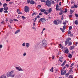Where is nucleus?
<instances>
[{
    "instance_id": "nucleus-58",
    "label": "nucleus",
    "mask_w": 78,
    "mask_h": 78,
    "mask_svg": "<svg viewBox=\"0 0 78 78\" xmlns=\"http://www.w3.org/2000/svg\"><path fill=\"white\" fill-rule=\"evenodd\" d=\"M74 64L73 63H72V64H71V66H74Z\"/></svg>"
},
{
    "instance_id": "nucleus-56",
    "label": "nucleus",
    "mask_w": 78,
    "mask_h": 78,
    "mask_svg": "<svg viewBox=\"0 0 78 78\" xmlns=\"http://www.w3.org/2000/svg\"><path fill=\"white\" fill-rule=\"evenodd\" d=\"M25 43H23V46H25Z\"/></svg>"
},
{
    "instance_id": "nucleus-52",
    "label": "nucleus",
    "mask_w": 78,
    "mask_h": 78,
    "mask_svg": "<svg viewBox=\"0 0 78 78\" xmlns=\"http://www.w3.org/2000/svg\"><path fill=\"white\" fill-rule=\"evenodd\" d=\"M38 7L39 8H41V6L40 5H38Z\"/></svg>"
},
{
    "instance_id": "nucleus-16",
    "label": "nucleus",
    "mask_w": 78,
    "mask_h": 78,
    "mask_svg": "<svg viewBox=\"0 0 78 78\" xmlns=\"http://www.w3.org/2000/svg\"><path fill=\"white\" fill-rule=\"evenodd\" d=\"M69 12H70V14H73V12H74V11H73V10H72V9H70Z\"/></svg>"
},
{
    "instance_id": "nucleus-49",
    "label": "nucleus",
    "mask_w": 78,
    "mask_h": 78,
    "mask_svg": "<svg viewBox=\"0 0 78 78\" xmlns=\"http://www.w3.org/2000/svg\"><path fill=\"white\" fill-rule=\"evenodd\" d=\"M69 17H70V18H72V15H69Z\"/></svg>"
},
{
    "instance_id": "nucleus-39",
    "label": "nucleus",
    "mask_w": 78,
    "mask_h": 78,
    "mask_svg": "<svg viewBox=\"0 0 78 78\" xmlns=\"http://www.w3.org/2000/svg\"><path fill=\"white\" fill-rule=\"evenodd\" d=\"M69 78H73L72 76L70 75L69 76Z\"/></svg>"
},
{
    "instance_id": "nucleus-9",
    "label": "nucleus",
    "mask_w": 78,
    "mask_h": 78,
    "mask_svg": "<svg viewBox=\"0 0 78 78\" xmlns=\"http://www.w3.org/2000/svg\"><path fill=\"white\" fill-rule=\"evenodd\" d=\"M59 61L61 62H62V59H63V57H61L59 58Z\"/></svg>"
},
{
    "instance_id": "nucleus-57",
    "label": "nucleus",
    "mask_w": 78,
    "mask_h": 78,
    "mask_svg": "<svg viewBox=\"0 0 78 78\" xmlns=\"http://www.w3.org/2000/svg\"><path fill=\"white\" fill-rule=\"evenodd\" d=\"M37 19V17L36 16V17L35 18V19L36 20Z\"/></svg>"
},
{
    "instance_id": "nucleus-47",
    "label": "nucleus",
    "mask_w": 78,
    "mask_h": 78,
    "mask_svg": "<svg viewBox=\"0 0 78 78\" xmlns=\"http://www.w3.org/2000/svg\"><path fill=\"white\" fill-rule=\"evenodd\" d=\"M71 34V32L70 31H69L68 33V34Z\"/></svg>"
},
{
    "instance_id": "nucleus-17",
    "label": "nucleus",
    "mask_w": 78,
    "mask_h": 78,
    "mask_svg": "<svg viewBox=\"0 0 78 78\" xmlns=\"http://www.w3.org/2000/svg\"><path fill=\"white\" fill-rule=\"evenodd\" d=\"M40 11L42 12H45V9H40Z\"/></svg>"
},
{
    "instance_id": "nucleus-40",
    "label": "nucleus",
    "mask_w": 78,
    "mask_h": 78,
    "mask_svg": "<svg viewBox=\"0 0 78 78\" xmlns=\"http://www.w3.org/2000/svg\"><path fill=\"white\" fill-rule=\"evenodd\" d=\"M36 17L38 19H40V16H39V15H38Z\"/></svg>"
},
{
    "instance_id": "nucleus-27",
    "label": "nucleus",
    "mask_w": 78,
    "mask_h": 78,
    "mask_svg": "<svg viewBox=\"0 0 78 78\" xmlns=\"http://www.w3.org/2000/svg\"><path fill=\"white\" fill-rule=\"evenodd\" d=\"M60 30L62 31V33H64V29H62L61 28H60Z\"/></svg>"
},
{
    "instance_id": "nucleus-4",
    "label": "nucleus",
    "mask_w": 78,
    "mask_h": 78,
    "mask_svg": "<svg viewBox=\"0 0 78 78\" xmlns=\"http://www.w3.org/2000/svg\"><path fill=\"white\" fill-rule=\"evenodd\" d=\"M30 10V9L29 8V7H28L27 6H26L25 7L24 9V11L26 12H29Z\"/></svg>"
},
{
    "instance_id": "nucleus-23",
    "label": "nucleus",
    "mask_w": 78,
    "mask_h": 78,
    "mask_svg": "<svg viewBox=\"0 0 78 78\" xmlns=\"http://www.w3.org/2000/svg\"><path fill=\"white\" fill-rule=\"evenodd\" d=\"M72 42L71 41H70L69 42V44H68V45L69 46H70V45H72Z\"/></svg>"
},
{
    "instance_id": "nucleus-48",
    "label": "nucleus",
    "mask_w": 78,
    "mask_h": 78,
    "mask_svg": "<svg viewBox=\"0 0 78 78\" xmlns=\"http://www.w3.org/2000/svg\"><path fill=\"white\" fill-rule=\"evenodd\" d=\"M78 44V42H76L75 44V46H77V44Z\"/></svg>"
},
{
    "instance_id": "nucleus-54",
    "label": "nucleus",
    "mask_w": 78,
    "mask_h": 78,
    "mask_svg": "<svg viewBox=\"0 0 78 78\" xmlns=\"http://www.w3.org/2000/svg\"><path fill=\"white\" fill-rule=\"evenodd\" d=\"M62 12H60L59 13V15H62Z\"/></svg>"
},
{
    "instance_id": "nucleus-41",
    "label": "nucleus",
    "mask_w": 78,
    "mask_h": 78,
    "mask_svg": "<svg viewBox=\"0 0 78 78\" xmlns=\"http://www.w3.org/2000/svg\"><path fill=\"white\" fill-rule=\"evenodd\" d=\"M27 2L28 3H30V0H27Z\"/></svg>"
},
{
    "instance_id": "nucleus-53",
    "label": "nucleus",
    "mask_w": 78,
    "mask_h": 78,
    "mask_svg": "<svg viewBox=\"0 0 78 78\" xmlns=\"http://www.w3.org/2000/svg\"><path fill=\"white\" fill-rule=\"evenodd\" d=\"M39 15H40V16H42V13L41 12H40L39 13Z\"/></svg>"
},
{
    "instance_id": "nucleus-55",
    "label": "nucleus",
    "mask_w": 78,
    "mask_h": 78,
    "mask_svg": "<svg viewBox=\"0 0 78 78\" xmlns=\"http://www.w3.org/2000/svg\"><path fill=\"white\" fill-rule=\"evenodd\" d=\"M44 14H48V13L47 12H44Z\"/></svg>"
},
{
    "instance_id": "nucleus-38",
    "label": "nucleus",
    "mask_w": 78,
    "mask_h": 78,
    "mask_svg": "<svg viewBox=\"0 0 78 78\" xmlns=\"http://www.w3.org/2000/svg\"><path fill=\"white\" fill-rule=\"evenodd\" d=\"M1 23L2 24H3L4 25H5V23L4 22V21H3L2 22H1Z\"/></svg>"
},
{
    "instance_id": "nucleus-45",
    "label": "nucleus",
    "mask_w": 78,
    "mask_h": 78,
    "mask_svg": "<svg viewBox=\"0 0 78 78\" xmlns=\"http://www.w3.org/2000/svg\"><path fill=\"white\" fill-rule=\"evenodd\" d=\"M13 20H14V21H17V22H18V20H17L16 19H14Z\"/></svg>"
},
{
    "instance_id": "nucleus-51",
    "label": "nucleus",
    "mask_w": 78,
    "mask_h": 78,
    "mask_svg": "<svg viewBox=\"0 0 78 78\" xmlns=\"http://www.w3.org/2000/svg\"><path fill=\"white\" fill-rule=\"evenodd\" d=\"M75 8V6H71V8Z\"/></svg>"
},
{
    "instance_id": "nucleus-25",
    "label": "nucleus",
    "mask_w": 78,
    "mask_h": 78,
    "mask_svg": "<svg viewBox=\"0 0 78 78\" xmlns=\"http://www.w3.org/2000/svg\"><path fill=\"white\" fill-rule=\"evenodd\" d=\"M36 14H37V13L34 12L32 14V16H34V15H35V16H36Z\"/></svg>"
},
{
    "instance_id": "nucleus-31",
    "label": "nucleus",
    "mask_w": 78,
    "mask_h": 78,
    "mask_svg": "<svg viewBox=\"0 0 78 78\" xmlns=\"http://www.w3.org/2000/svg\"><path fill=\"white\" fill-rule=\"evenodd\" d=\"M26 45L27 47V48L28 47H29V44L26 43Z\"/></svg>"
},
{
    "instance_id": "nucleus-24",
    "label": "nucleus",
    "mask_w": 78,
    "mask_h": 78,
    "mask_svg": "<svg viewBox=\"0 0 78 78\" xmlns=\"http://www.w3.org/2000/svg\"><path fill=\"white\" fill-rule=\"evenodd\" d=\"M50 72H53V67H52L51 69L50 70Z\"/></svg>"
},
{
    "instance_id": "nucleus-29",
    "label": "nucleus",
    "mask_w": 78,
    "mask_h": 78,
    "mask_svg": "<svg viewBox=\"0 0 78 78\" xmlns=\"http://www.w3.org/2000/svg\"><path fill=\"white\" fill-rule=\"evenodd\" d=\"M3 6H4V8H5V7H6V6H7V4H4L3 5Z\"/></svg>"
},
{
    "instance_id": "nucleus-32",
    "label": "nucleus",
    "mask_w": 78,
    "mask_h": 78,
    "mask_svg": "<svg viewBox=\"0 0 78 78\" xmlns=\"http://www.w3.org/2000/svg\"><path fill=\"white\" fill-rule=\"evenodd\" d=\"M72 29V26H70L69 27V30H71Z\"/></svg>"
},
{
    "instance_id": "nucleus-20",
    "label": "nucleus",
    "mask_w": 78,
    "mask_h": 78,
    "mask_svg": "<svg viewBox=\"0 0 78 78\" xmlns=\"http://www.w3.org/2000/svg\"><path fill=\"white\" fill-rule=\"evenodd\" d=\"M3 8H0V12H3Z\"/></svg>"
},
{
    "instance_id": "nucleus-26",
    "label": "nucleus",
    "mask_w": 78,
    "mask_h": 78,
    "mask_svg": "<svg viewBox=\"0 0 78 78\" xmlns=\"http://www.w3.org/2000/svg\"><path fill=\"white\" fill-rule=\"evenodd\" d=\"M68 57L69 58H71L72 57V54H69V55Z\"/></svg>"
},
{
    "instance_id": "nucleus-1",
    "label": "nucleus",
    "mask_w": 78,
    "mask_h": 78,
    "mask_svg": "<svg viewBox=\"0 0 78 78\" xmlns=\"http://www.w3.org/2000/svg\"><path fill=\"white\" fill-rule=\"evenodd\" d=\"M14 71H12L11 72H8L7 74V76L8 77H9V76H11V77H14L15 76V74L14 73Z\"/></svg>"
},
{
    "instance_id": "nucleus-59",
    "label": "nucleus",
    "mask_w": 78,
    "mask_h": 78,
    "mask_svg": "<svg viewBox=\"0 0 78 78\" xmlns=\"http://www.w3.org/2000/svg\"><path fill=\"white\" fill-rule=\"evenodd\" d=\"M23 56L26 55V53H24L23 54Z\"/></svg>"
},
{
    "instance_id": "nucleus-5",
    "label": "nucleus",
    "mask_w": 78,
    "mask_h": 78,
    "mask_svg": "<svg viewBox=\"0 0 78 78\" xmlns=\"http://www.w3.org/2000/svg\"><path fill=\"white\" fill-rule=\"evenodd\" d=\"M66 73V70L64 71V70H61V75H64Z\"/></svg>"
},
{
    "instance_id": "nucleus-2",
    "label": "nucleus",
    "mask_w": 78,
    "mask_h": 78,
    "mask_svg": "<svg viewBox=\"0 0 78 78\" xmlns=\"http://www.w3.org/2000/svg\"><path fill=\"white\" fill-rule=\"evenodd\" d=\"M45 22H46V20L44 18H42L39 20L38 22L39 23L41 22V23H44Z\"/></svg>"
},
{
    "instance_id": "nucleus-37",
    "label": "nucleus",
    "mask_w": 78,
    "mask_h": 78,
    "mask_svg": "<svg viewBox=\"0 0 78 78\" xmlns=\"http://www.w3.org/2000/svg\"><path fill=\"white\" fill-rule=\"evenodd\" d=\"M65 12H67V9H65Z\"/></svg>"
},
{
    "instance_id": "nucleus-60",
    "label": "nucleus",
    "mask_w": 78,
    "mask_h": 78,
    "mask_svg": "<svg viewBox=\"0 0 78 78\" xmlns=\"http://www.w3.org/2000/svg\"><path fill=\"white\" fill-rule=\"evenodd\" d=\"M12 2H10L9 3V4H10V5H12Z\"/></svg>"
},
{
    "instance_id": "nucleus-35",
    "label": "nucleus",
    "mask_w": 78,
    "mask_h": 78,
    "mask_svg": "<svg viewBox=\"0 0 78 78\" xmlns=\"http://www.w3.org/2000/svg\"><path fill=\"white\" fill-rule=\"evenodd\" d=\"M66 40H67L68 41H70V40H71V38L69 37L67 39H66Z\"/></svg>"
},
{
    "instance_id": "nucleus-12",
    "label": "nucleus",
    "mask_w": 78,
    "mask_h": 78,
    "mask_svg": "<svg viewBox=\"0 0 78 78\" xmlns=\"http://www.w3.org/2000/svg\"><path fill=\"white\" fill-rule=\"evenodd\" d=\"M67 62V61L66 60H65L64 61V62H63V63L61 65V66H64L65 64H66V63Z\"/></svg>"
},
{
    "instance_id": "nucleus-61",
    "label": "nucleus",
    "mask_w": 78,
    "mask_h": 78,
    "mask_svg": "<svg viewBox=\"0 0 78 78\" xmlns=\"http://www.w3.org/2000/svg\"><path fill=\"white\" fill-rule=\"evenodd\" d=\"M0 48H2V45H0Z\"/></svg>"
},
{
    "instance_id": "nucleus-13",
    "label": "nucleus",
    "mask_w": 78,
    "mask_h": 78,
    "mask_svg": "<svg viewBox=\"0 0 78 78\" xmlns=\"http://www.w3.org/2000/svg\"><path fill=\"white\" fill-rule=\"evenodd\" d=\"M59 5H58L57 4L56 5V10H59Z\"/></svg>"
},
{
    "instance_id": "nucleus-62",
    "label": "nucleus",
    "mask_w": 78,
    "mask_h": 78,
    "mask_svg": "<svg viewBox=\"0 0 78 78\" xmlns=\"http://www.w3.org/2000/svg\"><path fill=\"white\" fill-rule=\"evenodd\" d=\"M55 57V56H53L52 57V59H54V58Z\"/></svg>"
},
{
    "instance_id": "nucleus-36",
    "label": "nucleus",
    "mask_w": 78,
    "mask_h": 78,
    "mask_svg": "<svg viewBox=\"0 0 78 78\" xmlns=\"http://www.w3.org/2000/svg\"><path fill=\"white\" fill-rule=\"evenodd\" d=\"M41 2H44V3H45V0H41Z\"/></svg>"
},
{
    "instance_id": "nucleus-28",
    "label": "nucleus",
    "mask_w": 78,
    "mask_h": 78,
    "mask_svg": "<svg viewBox=\"0 0 78 78\" xmlns=\"http://www.w3.org/2000/svg\"><path fill=\"white\" fill-rule=\"evenodd\" d=\"M69 42V41H68L67 40L65 41L66 45H67V44Z\"/></svg>"
},
{
    "instance_id": "nucleus-18",
    "label": "nucleus",
    "mask_w": 78,
    "mask_h": 78,
    "mask_svg": "<svg viewBox=\"0 0 78 78\" xmlns=\"http://www.w3.org/2000/svg\"><path fill=\"white\" fill-rule=\"evenodd\" d=\"M6 76L5 75H2L0 77V78H6Z\"/></svg>"
},
{
    "instance_id": "nucleus-44",
    "label": "nucleus",
    "mask_w": 78,
    "mask_h": 78,
    "mask_svg": "<svg viewBox=\"0 0 78 78\" xmlns=\"http://www.w3.org/2000/svg\"><path fill=\"white\" fill-rule=\"evenodd\" d=\"M66 25H65L63 26V28L64 30H66Z\"/></svg>"
},
{
    "instance_id": "nucleus-64",
    "label": "nucleus",
    "mask_w": 78,
    "mask_h": 78,
    "mask_svg": "<svg viewBox=\"0 0 78 78\" xmlns=\"http://www.w3.org/2000/svg\"><path fill=\"white\" fill-rule=\"evenodd\" d=\"M6 2H10V0H6Z\"/></svg>"
},
{
    "instance_id": "nucleus-46",
    "label": "nucleus",
    "mask_w": 78,
    "mask_h": 78,
    "mask_svg": "<svg viewBox=\"0 0 78 78\" xmlns=\"http://www.w3.org/2000/svg\"><path fill=\"white\" fill-rule=\"evenodd\" d=\"M59 46H60V48H61V47H62V45H61V44H59Z\"/></svg>"
},
{
    "instance_id": "nucleus-6",
    "label": "nucleus",
    "mask_w": 78,
    "mask_h": 78,
    "mask_svg": "<svg viewBox=\"0 0 78 78\" xmlns=\"http://www.w3.org/2000/svg\"><path fill=\"white\" fill-rule=\"evenodd\" d=\"M4 12L5 13H8V7H4Z\"/></svg>"
},
{
    "instance_id": "nucleus-63",
    "label": "nucleus",
    "mask_w": 78,
    "mask_h": 78,
    "mask_svg": "<svg viewBox=\"0 0 78 78\" xmlns=\"http://www.w3.org/2000/svg\"><path fill=\"white\" fill-rule=\"evenodd\" d=\"M73 68H72L70 70V72H71V71H72V69H73Z\"/></svg>"
},
{
    "instance_id": "nucleus-15",
    "label": "nucleus",
    "mask_w": 78,
    "mask_h": 78,
    "mask_svg": "<svg viewBox=\"0 0 78 78\" xmlns=\"http://www.w3.org/2000/svg\"><path fill=\"white\" fill-rule=\"evenodd\" d=\"M65 53H69V49H67L65 51Z\"/></svg>"
},
{
    "instance_id": "nucleus-3",
    "label": "nucleus",
    "mask_w": 78,
    "mask_h": 78,
    "mask_svg": "<svg viewBox=\"0 0 78 78\" xmlns=\"http://www.w3.org/2000/svg\"><path fill=\"white\" fill-rule=\"evenodd\" d=\"M46 5L48 7H50V5H51L50 1L49 0H47L46 2Z\"/></svg>"
},
{
    "instance_id": "nucleus-7",
    "label": "nucleus",
    "mask_w": 78,
    "mask_h": 78,
    "mask_svg": "<svg viewBox=\"0 0 78 78\" xmlns=\"http://www.w3.org/2000/svg\"><path fill=\"white\" fill-rule=\"evenodd\" d=\"M20 10L19 9H18L17 10V12H18V14H22V13L21 12H20Z\"/></svg>"
},
{
    "instance_id": "nucleus-8",
    "label": "nucleus",
    "mask_w": 78,
    "mask_h": 78,
    "mask_svg": "<svg viewBox=\"0 0 78 78\" xmlns=\"http://www.w3.org/2000/svg\"><path fill=\"white\" fill-rule=\"evenodd\" d=\"M16 68L17 70H19V71H22L23 70L21 68H20V69L19 67H16Z\"/></svg>"
},
{
    "instance_id": "nucleus-50",
    "label": "nucleus",
    "mask_w": 78,
    "mask_h": 78,
    "mask_svg": "<svg viewBox=\"0 0 78 78\" xmlns=\"http://www.w3.org/2000/svg\"><path fill=\"white\" fill-rule=\"evenodd\" d=\"M65 66H66V67H69V65L66 64L65 65Z\"/></svg>"
},
{
    "instance_id": "nucleus-43",
    "label": "nucleus",
    "mask_w": 78,
    "mask_h": 78,
    "mask_svg": "<svg viewBox=\"0 0 78 78\" xmlns=\"http://www.w3.org/2000/svg\"><path fill=\"white\" fill-rule=\"evenodd\" d=\"M70 36L71 37H73V34H70Z\"/></svg>"
},
{
    "instance_id": "nucleus-11",
    "label": "nucleus",
    "mask_w": 78,
    "mask_h": 78,
    "mask_svg": "<svg viewBox=\"0 0 78 78\" xmlns=\"http://www.w3.org/2000/svg\"><path fill=\"white\" fill-rule=\"evenodd\" d=\"M30 3L31 5H34V1L33 0H31L30 1Z\"/></svg>"
},
{
    "instance_id": "nucleus-21",
    "label": "nucleus",
    "mask_w": 78,
    "mask_h": 78,
    "mask_svg": "<svg viewBox=\"0 0 78 78\" xmlns=\"http://www.w3.org/2000/svg\"><path fill=\"white\" fill-rule=\"evenodd\" d=\"M20 31V30H17L16 32H15V34H17V33H19Z\"/></svg>"
},
{
    "instance_id": "nucleus-33",
    "label": "nucleus",
    "mask_w": 78,
    "mask_h": 78,
    "mask_svg": "<svg viewBox=\"0 0 78 78\" xmlns=\"http://www.w3.org/2000/svg\"><path fill=\"white\" fill-rule=\"evenodd\" d=\"M22 18L23 19V20H24V19H25L26 18L25 17V16H22Z\"/></svg>"
},
{
    "instance_id": "nucleus-42",
    "label": "nucleus",
    "mask_w": 78,
    "mask_h": 78,
    "mask_svg": "<svg viewBox=\"0 0 78 78\" xmlns=\"http://www.w3.org/2000/svg\"><path fill=\"white\" fill-rule=\"evenodd\" d=\"M63 25H66V22H63Z\"/></svg>"
},
{
    "instance_id": "nucleus-10",
    "label": "nucleus",
    "mask_w": 78,
    "mask_h": 78,
    "mask_svg": "<svg viewBox=\"0 0 78 78\" xmlns=\"http://www.w3.org/2000/svg\"><path fill=\"white\" fill-rule=\"evenodd\" d=\"M74 47H75V46H72L70 47L69 49H70V50H73V49L74 48Z\"/></svg>"
},
{
    "instance_id": "nucleus-30",
    "label": "nucleus",
    "mask_w": 78,
    "mask_h": 78,
    "mask_svg": "<svg viewBox=\"0 0 78 78\" xmlns=\"http://www.w3.org/2000/svg\"><path fill=\"white\" fill-rule=\"evenodd\" d=\"M69 73H67L66 74V77H68L69 76Z\"/></svg>"
},
{
    "instance_id": "nucleus-19",
    "label": "nucleus",
    "mask_w": 78,
    "mask_h": 78,
    "mask_svg": "<svg viewBox=\"0 0 78 78\" xmlns=\"http://www.w3.org/2000/svg\"><path fill=\"white\" fill-rule=\"evenodd\" d=\"M51 11H52V10L51 9V8H50L49 9V10H48V12L49 13H50V12H51Z\"/></svg>"
},
{
    "instance_id": "nucleus-22",
    "label": "nucleus",
    "mask_w": 78,
    "mask_h": 78,
    "mask_svg": "<svg viewBox=\"0 0 78 78\" xmlns=\"http://www.w3.org/2000/svg\"><path fill=\"white\" fill-rule=\"evenodd\" d=\"M54 24H55V25H58V22H57L56 21H54Z\"/></svg>"
},
{
    "instance_id": "nucleus-14",
    "label": "nucleus",
    "mask_w": 78,
    "mask_h": 78,
    "mask_svg": "<svg viewBox=\"0 0 78 78\" xmlns=\"http://www.w3.org/2000/svg\"><path fill=\"white\" fill-rule=\"evenodd\" d=\"M75 25H78V20H76L74 22Z\"/></svg>"
},
{
    "instance_id": "nucleus-34",
    "label": "nucleus",
    "mask_w": 78,
    "mask_h": 78,
    "mask_svg": "<svg viewBox=\"0 0 78 78\" xmlns=\"http://www.w3.org/2000/svg\"><path fill=\"white\" fill-rule=\"evenodd\" d=\"M75 16H76V17L78 18V15L77 14L75 13Z\"/></svg>"
}]
</instances>
